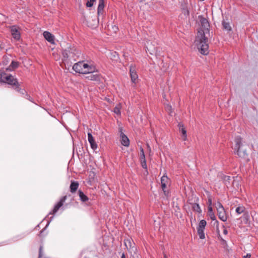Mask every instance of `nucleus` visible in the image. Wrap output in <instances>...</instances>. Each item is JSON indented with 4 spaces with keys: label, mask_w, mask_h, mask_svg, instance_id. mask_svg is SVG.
Masks as SVG:
<instances>
[{
    "label": "nucleus",
    "mask_w": 258,
    "mask_h": 258,
    "mask_svg": "<svg viewBox=\"0 0 258 258\" xmlns=\"http://www.w3.org/2000/svg\"><path fill=\"white\" fill-rule=\"evenodd\" d=\"M199 27L195 40V44L200 52L203 55L209 53L208 37L210 36V24L207 19L199 16Z\"/></svg>",
    "instance_id": "obj_1"
},
{
    "label": "nucleus",
    "mask_w": 258,
    "mask_h": 258,
    "mask_svg": "<svg viewBox=\"0 0 258 258\" xmlns=\"http://www.w3.org/2000/svg\"><path fill=\"white\" fill-rule=\"evenodd\" d=\"M73 69L76 73L80 74H91L95 72L96 69L92 64H88L84 61H79L75 63L73 67Z\"/></svg>",
    "instance_id": "obj_2"
},
{
    "label": "nucleus",
    "mask_w": 258,
    "mask_h": 258,
    "mask_svg": "<svg viewBox=\"0 0 258 258\" xmlns=\"http://www.w3.org/2000/svg\"><path fill=\"white\" fill-rule=\"evenodd\" d=\"M81 54L79 50L74 47H69L68 49L63 50L62 54L63 56L62 60L65 62L69 61H76Z\"/></svg>",
    "instance_id": "obj_3"
},
{
    "label": "nucleus",
    "mask_w": 258,
    "mask_h": 258,
    "mask_svg": "<svg viewBox=\"0 0 258 258\" xmlns=\"http://www.w3.org/2000/svg\"><path fill=\"white\" fill-rule=\"evenodd\" d=\"M0 81L11 85H18L17 79L13 76L4 72L0 73Z\"/></svg>",
    "instance_id": "obj_4"
},
{
    "label": "nucleus",
    "mask_w": 258,
    "mask_h": 258,
    "mask_svg": "<svg viewBox=\"0 0 258 258\" xmlns=\"http://www.w3.org/2000/svg\"><path fill=\"white\" fill-rule=\"evenodd\" d=\"M235 145L233 148L235 154L238 155L240 157L244 158L247 155V154L245 150L241 149L242 146L241 138L239 136L237 137L235 139Z\"/></svg>",
    "instance_id": "obj_5"
},
{
    "label": "nucleus",
    "mask_w": 258,
    "mask_h": 258,
    "mask_svg": "<svg viewBox=\"0 0 258 258\" xmlns=\"http://www.w3.org/2000/svg\"><path fill=\"white\" fill-rule=\"evenodd\" d=\"M215 205L219 218L223 222L226 221L227 218L223 206L220 202H217L216 203Z\"/></svg>",
    "instance_id": "obj_6"
},
{
    "label": "nucleus",
    "mask_w": 258,
    "mask_h": 258,
    "mask_svg": "<svg viewBox=\"0 0 258 258\" xmlns=\"http://www.w3.org/2000/svg\"><path fill=\"white\" fill-rule=\"evenodd\" d=\"M207 222L205 220L200 221L198 227V233L200 239H203L205 238L204 230L206 226Z\"/></svg>",
    "instance_id": "obj_7"
},
{
    "label": "nucleus",
    "mask_w": 258,
    "mask_h": 258,
    "mask_svg": "<svg viewBox=\"0 0 258 258\" xmlns=\"http://www.w3.org/2000/svg\"><path fill=\"white\" fill-rule=\"evenodd\" d=\"M67 197L66 196H63L62 198H61V199H60L59 202H58L55 205V206H54L52 211L50 212L49 214V215H52V214H54L55 213H56L57 212V211L59 210V209L62 206V205H63L64 202L66 201V200L67 199Z\"/></svg>",
    "instance_id": "obj_8"
},
{
    "label": "nucleus",
    "mask_w": 258,
    "mask_h": 258,
    "mask_svg": "<svg viewBox=\"0 0 258 258\" xmlns=\"http://www.w3.org/2000/svg\"><path fill=\"white\" fill-rule=\"evenodd\" d=\"M119 132L121 144L124 146L128 147L130 145V140L128 138L122 133L121 128H120Z\"/></svg>",
    "instance_id": "obj_9"
},
{
    "label": "nucleus",
    "mask_w": 258,
    "mask_h": 258,
    "mask_svg": "<svg viewBox=\"0 0 258 258\" xmlns=\"http://www.w3.org/2000/svg\"><path fill=\"white\" fill-rule=\"evenodd\" d=\"M124 243L128 250L135 251L136 250L134 247L135 243L131 239H125Z\"/></svg>",
    "instance_id": "obj_10"
},
{
    "label": "nucleus",
    "mask_w": 258,
    "mask_h": 258,
    "mask_svg": "<svg viewBox=\"0 0 258 258\" xmlns=\"http://www.w3.org/2000/svg\"><path fill=\"white\" fill-rule=\"evenodd\" d=\"M11 34L13 37L16 40H18L20 39V33L18 31V29L15 26H13L11 28Z\"/></svg>",
    "instance_id": "obj_11"
},
{
    "label": "nucleus",
    "mask_w": 258,
    "mask_h": 258,
    "mask_svg": "<svg viewBox=\"0 0 258 258\" xmlns=\"http://www.w3.org/2000/svg\"><path fill=\"white\" fill-rule=\"evenodd\" d=\"M88 140L89 143L90 144L91 148L93 150H95L96 149H97V148L98 147L97 144L95 142V141L94 139V138L92 136L91 133H88Z\"/></svg>",
    "instance_id": "obj_12"
},
{
    "label": "nucleus",
    "mask_w": 258,
    "mask_h": 258,
    "mask_svg": "<svg viewBox=\"0 0 258 258\" xmlns=\"http://www.w3.org/2000/svg\"><path fill=\"white\" fill-rule=\"evenodd\" d=\"M105 0H99V4L97 9V14L98 17L103 16L104 13Z\"/></svg>",
    "instance_id": "obj_13"
},
{
    "label": "nucleus",
    "mask_w": 258,
    "mask_h": 258,
    "mask_svg": "<svg viewBox=\"0 0 258 258\" xmlns=\"http://www.w3.org/2000/svg\"><path fill=\"white\" fill-rule=\"evenodd\" d=\"M169 182V178L167 175H164L161 178V183L162 188L164 192V194L166 195V191L165 188H166L167 184Z\"/></svg>",
    "instance_id": "obj_14"
},
{
    "label": "nucleus",
    "mask_w": 258,
    "mask_h": 258,
    "mask_svg": "<svg viewBox=\"0 0 258 258\" xmlns=\"http://www.w3.org/2000/svg\"><path fill=\"white\" fill-rule=\"evenodd\" d=\"M43 36L44 38L51 44L54 43V36L48 31L43 32Z\"/></svg>",
    "instance_id": "obj_15"
},
{
    "label": "nucleus",
    "mask_w": 258,
    "mask_h": 258,
    "mask_svg": "<svg viewBox=\"0 0 258 258\" xmlns=\"http://www.w3.org/2000/svg\"><path fill=\"white\" fill-rule=\"evenodd\" d=\"M179 131L182 134V139L183 141H185L187 139V136H186V131L185 130V128L184 127V125L182 123H179L178 124Z\"/></svg>",
    "instance_id": "obj_16"
},
{
    "label": "nucleus",
    "mask_w": 258,
    "mask_h": 258,
    "mask_svg": "<svg viewBox=\"0 0 258 258\" xmlns=\"http://www.w3.org/2000/svg\"><path fill=\"white\" fill-rule=\"evenodd\" d=\"M130 76L131 78V80L133 83H135L136 80L138 78V76L137 74V72L135 71V69L132 67V66L130 67Z\"/></svg>",
    "instance_id": "obj_17"
},
{
    "label": "nucleus",
    "mask_w": 258,
    "mask_h": 258,
    "mask_svg": "<svg viewBox=\"0 0 258 258\" xmlns=\"http://www.w3.org/2000/svg\"><path fill=\"white\" fill-rule=\"evenodd\" d=\"M79 183L78 181H72L70 185V191L72 193H74L77 190L79 187Z\"/></svg>",
    "instance_id": "obj_18"
},
{
    "label": "nucleus",
    "mask_w": 258,
    "mask_h": 258,
    "mask_svg": "<svg viewBox=\"0 0 258 258\" xmlns=\"http://www.w3.org/2000/svg\"><path fill=\"white\" fill-rule=\"evenodd\" d=\"M19 66V62L13 60L10 65L6 69V71H12L17 68Z\"/></svg>",
    "instance_id": "obj_19"
},
{
    "label": "nucleus",
    "mask_w": 258,
    "mask_h": 258,
    "mask_svg": "<svg viewBox=\"0 0 258 258\" xmlns=\"http://www.w3.org/2000/svg\"><path fill=\"white\" fill-rule=\"evenodd\" d=\"M208 214L211 219L213 221L216 220L215 215L213 211V209L211 206H209L208 208Z\"/></svg>",
    "instance_id": "obj_20"
},
{
    "label": "nucleus",
    "mask_w": 258,
    "mask_h": 258,
    "mask_svg": "<svg viewBox=\"0 0 258 258\" xmlns=\"http://www.w3.org/2000/svg\"><path fill=\"white\" fill-rule=\"evenodd\" d=\"M79 195L82 201L86 202L88 200V197L80 190H79Z\"/></svg>",
    "instance_id": "obj_21"
},
{
    "label": "nucleus",
    "mask_w": 258,
    "mask_h": 258,
    "mask_svg": "<svg viewBox=\"0 0 258 258\" xmlns=\"http://www.w3.org/2000/svg\"><path fill=\"white\" fill-rule=\"evenodd\" d=\"M192 208L195 212H198L199 213H200L202 212L201 209L198 204H193L192 206Z\"/></svg>",
    "instance_id": "obj_22"
},
{
    "label": "nucleus",
    "mask_w": 258,
    "mask_h": 258,
    "mask_svg": "<svg viewBox=\"0 0 258 258\" xmlns=\"http://www.w3.org/2000/svg\"><path fill=\"white\" fill-rule=\"evenodd\" d=\"M222 25L224 28L227 30V31H230L231 30V28L229 23L223 21L222 23Z\"/></svg>",
    "instance_id": "obj_23"
},
{
    "label": "nucleus",
    "mask_w": 258,
    "mask_h": 258,
    "mask_svg": "<svg viewBox=\"0 0 258 258\" xmlns=\"http://www.w3.org/2000/svg\"><path fill=\"white\" fill-rule=\"evenodd\" d=\"M245 208L243 206H239L236 208L235 211L238 214H240L244 212Z\"/></svg>",
    "instance_id": "obj_24"
},
{
    "label": "nucleus",
    "mask_w": 258,
    "mask_h": 258,
    "mask_svg": "<svg viewBox=\"0 0 258 258\" xmlns=\"http://www.w3.org/2000/svg\"><path fill=\"white\" fill-rule=\"evenodd\" d=\"M90 80L97 81L99 79V77L98 75H91L88 77Z\"/></svg>",
    "instance_id": "obj_25"
},
{
    "label": "nucleus",
    "mask_w": 258,
    "mask_h": 258,
    "mask_svg": "<svg viewBox=\"0 0 258 258\" xmlns=\"http://www.w3.org/2000/svg\"><path fill=\"white\" fill-rule=\"evenodd\" d=\"M182 13L185 16H188L189 14V10L187 8H183L182 9Z\"/></svg>",
    "instance_id": "obj_26"
},
{
    "label": "nucleus",
    "mask_w": 258,
    "mask_h": 258,
    "mask_svg": "<svg viewBox=\"0 0 258 258\" xmlns=\"http://www.w3.org/2000/svg\"><path fill=\"white\" fill-rule=\"evenodd\" d=\"M95 1L96 0H89L86 3V6L87 7H91Z\"/></svg>",
    "instance_id": "obj_27"
},
{
    "label": "nucleus",
    "mask_w": 258,
    "mask_h": 258,
    "mask_svg": "<svg viewBox=\"0 0 258 258\" xmlns=\"http://www.w3.org/2000/svg\"><path fill=\"white\" fill-rule=\"evenodd\" d=\"M114 112L117 114L120 113L119 105L115 106V107L114 108Z\"/></svg>",
    "instance_id": "obj_28"
},
{
    "label": "nucleus",
    "mask_w": 258,
    "mask_h": 258,
    "mask_svg": "<svg viewBox=\"0 0 258 258\" xmlns=\"http://www.w3.org/2000/svg\"><path fill=\"white\" fill-rule=\"evenodd\" d=\"M42 247L40 246L39 248V257L38 258H41L42 256Z\"/></svg>",
    "instance_id": "obj_29"
},
{
    "label": "nucleus",
    "mask_w": 258,
    "mask_h": 258,
    "mask_svg": "<svg viewBox=\"0 0 258 258\" xmlns=\"http://www.w3.org/2000/svg\"><path fill=\"white\" fill-rule=\"evenodd\" d=\"M142 167L144 168H147V165H146V163L145 160H144V161H142Z\"/></svg>",
    "instance_id": "obj_30"
},
{
    "label": "nucleus",
    "mask_w": 258,
    "mask_h": 258,
    "mask_svg": "<svg viewBox=\"0 0 258 258\" xmlns=\"http://www.w3.org/2000/svg\"><path fill=\"white\" fill-rule=\"evenodd\" d=\"M230 176H225L224 178V180L225 181H229L230 179Z\"/></svg>",
    "instance_id": "obj_31"
},
{
    "label": "nucleus",
    "mask_w": 258,
    "mask_h": 258,
    "mask_svg": "<svg viewBox=\"0 0 258 258\" xmlns=\"http://www.w3.org/2000/svg\"><path fill=\"white\" fill-rule=\"evenodd\" d=\"M144 160H145V154H144V152H143V154H141V161H144Z\"/></svg>",
    "instance_id": "obj_32"
},
{
    "label": "nucleus",
    "mask_w": 258,
    "mask_h": 258,
    "mask_svg": "<svg viewBox=\"0 0 258 258\" xmlns=\"http://www.w3.org/2000/svg\"><path fill=\"white\" fill-rule=\"evenodd\" d=\"M251 257V254L250 253H247L246 255H244L243 258H250Z\"/></svg>",
    "instance_id": "obj_33"
},
{
    "label": "nucleus",
    "mask_w": 258,
    "mask_h": 258,
    "mask_svg": "<svg viewBox=\"0 0 258 258\" xmlns=\"http://www.w3.org/2000/svg\"><path fill=\"white\" fill-rule=\"evenodd\" d=\"M53 218V216H51V217H50V220H49V221H48V222H47V225H46V226H48V225L50 223V221L52 220Z\"/></svg>",
    "instance_id": "obj_34"
},
{
    "label": "nucleus",
    "mask_w": 258,
    "mask_h": 258,
    "mask_svg": "<svg viewBox=\"0 0 258 258\" xmlns=\"http://www.w3.org/2000/svg\"><path fill=\"white\" fill-rule=\"evenodd\" d=\"M19 91L23 94H24L25 93V91L24 90H23V89H20Z\"/></svg>",
    "instance_id": "obj_35"
},
{
    "label": "nucleus",
    "mask_w": 258,
    "mask_h": 258,
    "mask_svg": "<svg viewBox=\"0 0 258 258\" xmlns=\"http://www.w3.org/2000/svg\"><path fill=\"white\" fill-rule=\"evenodd\" d=\"M208 202H209V206H211V205L212 204V200L211 199H209L208 200Z\"/></svg>",
    "instance_id": "obj_36"
},
{
    "label": "nucleus",
    "mask_w": 258,
    "mask_h": 258,
    "mask_svg": "<svg viewBox=\"0 0 258 258\" xmlns=\"http://www.w3.org/2000/svg\"><path fill=\"white\" fill-rule=\"evenodd\" d=\"M244 217H245L246 221H247L248 219V216L247 215H244Z\"/></svg>",
    "instance_id": "obj_37"
},
{
    "label": "nucleus",
    "mask_w": 258,
    "mask_h": 258,
    "mask_svg": "<svg viewBox=\"0 0 258 258\" xmlns=\"http://www.w3.org/2000/svg\"><path fill=\"white\" fill-rule=\"evenodd\" d=\"M227 233H228L227 230L226 229H225L223 230V233H224V234H225V235H226V234H227Z\"/></svg>",
    "instance_id": "obj_38"
},
{
    "label": "nucleus",
    "mask_w": 258,
    "mask_h": 258,
    "mask_svg": "<svg viewBox=\"0 0 258 258\" xmlns=\"http://www.w3.org/2000/svg\"><path fill=\"white\" fill-rule=\"evenodd\" d=\"M121 258H125V254L124 253H122Z\"/></svg>",
    "instance_id": "obj_39"
},
{
    "label": "nucleus",
    "mask_w": 258,
    "mask_h": 258,
    "mask_svg": "<svg viewBox=\"0 0 258 258\" xmlns=\"http://www.w3.org/2000/svg\"><path fill=\"white\" fill-rule=\"evenodd\" d=\"M143 152H144V150L143 148H141V152L142 153V154H143Z\"/></svg>",
    "instance_id": "obj_40"
},
{
    "label": "nucleus",
    "mask_w": 258,
    "mask_h": 258,
    "mask_svg": "<svg viewBox=\"0 0 258 258\" xmlns=\"http://www.w3.org/2000/svg\"><path fill=\"white\" fill-rule=\"evenodd\" d=\"M4 59H6L5 58ZM4 63H6V64H7L8 63V60H7L6 62H5V60H4Z\"/></svg>",
    "instance_id": "obj_41"
},
{
    "label": "nucleus",
    "mask_w": 258,
    "mask_h": 258,
    "mask_svg": "<svg viewBox=\"0 0 258 258\" xmlns=\"http://www.w3.org/2000/svg\"><path fill=\"white\" fill-rule=\"evenodd\" d=\"M27 99H28L30 101L32 102V101L31 99L30 98V97H29V98H27Z\"/></svg>",
    "instance_id": "obj_42"
},
{
    "label": "nucleus",
    "mask_w": 258,
    "mask_h": 258,
    "mask_svg": "<svg viewBox=\"0 0 258 258\" xmlns=\"http://www.w3.org/2000/svg\"><path fill=\"white\" fill-rule=\"evenodd\" d=\"M27 99H28L30 101L32 102V101L31 99L30 98V97H29V98H27Z\"/></svg>",
    "instance_id": "obj_43"
},
{
    "label": "nucleus",
    "mask_w": 258,
    "mask_h": 258,
    "mask_svg": "<svg viewBox=\"0 0 258 258\" xmlns=\"http://www.w3.org/2000/svg\"><path fill=\"white\" fill-rule=\"evenodd\" d=\"M164 258H167V256L165 254H164Z\"/></svg>",
    "instance_id": "obj_44"
},
{
    "label": "nucleus",
    "mask_w": 258,
    "mask_h": 258,
    "mask_svg": "<svg viewBox=\"0 0 258 258\" xmlns=\"http://www.w3.org/2000/svg\"><path fill=\"white\" fill-rule=\"evenodd\" d=\"M0 15H2V16H4L3 15H2L1 13H0Z\"/></svg>",
    "instance_id": "obj_45"
}]
</instances>
